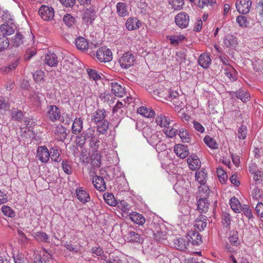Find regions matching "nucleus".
I'll return each mask as SVG.
<instances>
[{
	"instance_id": "obj_59",
	"label": "nucleus",
	"mask_w": 263,
	"mask_h": 263,
	"mask_svg": "<svg viewBox=\"0 0 263 263\" xmlns=\"http://www.w3.org/2000/svg\"><path fill=\"white\" fill-rule=\"evenodd\" d=\"M83 137H84V139H91L92 140L95 138V130L92 128H89L85 132L83 133Z\"/></svg>"
},
{
	"instance_id": "obj_13",
	"label": "nucleus",
	"mask_w": 263,
	"mask_h": 263,
	"mask_svg": "<svg viewBox=\"0 0 263 263\" xmlns=\"http://www.w3.org/2000/svg\"><path fill=\"white\" fill-rule=\"evenodd\" d=\"M92 182L95 188L100 192H104L106 189V183L103 177L96 175L92 179Z\"/></svg>"
},
{
	"instance_id": "obj_54",
	"label": "nucleus",
	"mask_w": 263,
	"mask_h": 263,
	"mask_svg": "<svg viewBox=\"0 0 263 263\" xmlns=\"http://www.w3.org/2000/svg\"><path fill=\"white\" fill-rule=\"evenodd\" d=\"M185 39L183 35H172L169 37L170 43L172 45H178L179 42Z\"/></svg>"
},
{
	"instance_id": "obj_61",
	"label": "nucleus",
	"mask_w": 263,
	"mask_h": 263,
	"mask_svg": "<svg viewBox=\"0 0 263 263\" xmlns=\"http://www.w3.org/2000/svg\"><path fill=\"white\" fill-rule=\"evenodd\" d=\"M154 239L159 242H162L163 240L167 239L166 233L163 232H157L154 233Z\"/></svg>"
},
{
	"instance_id": "obj_19",
	"label": "nucleus",
	"mask_w": 263,
	"mask_h": 263,
	"mask_svg": "<svg viewBox=\"0 0 263 263\" xmlns=\"http://www.w3.org/2000/svg\"><path fill=\"white\" fill-rule=\"evenodd\" d=\"M156 122L161 127H168L171 123V120L169 117L163 114H160L156 118Z\"/></svg>"
},
{
	"instance_id": "obj_50",
	"label": "nucleus",
	"mask_w": 263,
	"mask_h": 263,
	"mask_svg": "<svg viewBox=\"0 0 263 263\" xmlns=\"http://www.w3.org/2000/svg\"><path fill=\"white\" fill-rule=\"evenodd\" d=\"M236 93L238 99L241 100L243 102H246L249 100L250 94L247 92L241 90H238Z\"/></svg>"
},
{
	"instance_id": "obj_32",
	"label": "nucleus",
	"mask_w": 263,
	"mask_h": 263,
	"mask_svg": "<svg viewBox=\"0 0 263 263\" xmlns=\"http://www.w3.org/2000/svg\"><path fill=\"white\" fill-rule=\"evenodd\" d=\"M83 128V121L80 118L75 119L72 125V132L78 134L81 132Z\"/></svg>"
},
{
	"instance_id": "obj_3",
	"label": "nucleus",
	"mask_w": 263,
	"mask_h": 263,
	"mask_svg": "<svg viewBox=\"0 0 263 263\" xmlns=\"http://www.w3.org/2000/svg\"><path fill=\"white\" fill-rule=\"evenodd\" d=\"M39 14L43 20L49 21L53 18L54 12L51 7L42 5L39 10Z\"/></svg>"
},
{
	"instance_id": "obj_37",
	"label": "nucleus",
	"mask_w": 263,
	"mask_h": 263,
	"mask_svg": "<svg viewBox=\"0 0 263 263\" xmlns=\"http://www.w3.org/2000/svg\"><path fill=\"white\" fill-rule=\"evenodd\" d=\"M0 30L4 35H9L14 32L13 28L8 23L1 25Z\"/></svg>"
},
{
	"instance_id": "obj_57",
	"label": "nucleus",
	"mask_w": 263,
	"mask_h": 263,
	"mask_svg": "<svg viewBox=\"0 0 263 263\" xmlns=\"http://www.w3.org/2000/svg\"><path fill=\"white\" fill-rule=\"evenodd\" d=\"M247 135V128L245 125H241L238 129V138L239 139H245Z\"/></svg>"
},
{
	"instance_id": "obj_16",
	"label": "nucleus",
	"mask_w": 263,
	"mask_h": 263,
	"mask_svg": "<svg viewBox=\"0 0 263 263\" xmlns=\"http://www.w3.org/2000/svg\"><path fill=\"white\" fill-rule=\"evenodd\" d=\"M54 135L58 140L63 141L67 135L66 128L62 125H58L55 127Z\"/></svg>"
},
{
	"instance_id": "obj_33",
	"label": "nucleus",
	"mask_w": 263,
	"mask_h": 263,
	"mask_svg": "<svg viewBox=\"0 0 263 263\" xmlns=\"http://www.w3.org/2000/svg\"><path fill=\"white\" fill-rule=\"evenodd\" d=\"M230 205L231 209L235 213H239L241 210V205L238 199L233 197L230 200Z\"/></svg>"
},
{
	"instance_id": "obj_1",
	"label": "nucleus",
	"mask_w": 263,
	"mask_h": 263,
	"mask_svg": "<svg viewBox=\"0 0 263 263\" xmlns=\"http://www.w3.org/2000/svg\"><path fill=\"white\" fill-rule=\"evenodd\" d=\"M96 57L99 62L106 63L112 60V53L109 48L103 46L97 50Z\"/></svg>"
},
{
	"instance_id": "obj_51",
	"label": "nucleus",
	"mask_w": 263,
	"mask_h": 263,
	"mask_svg": "<svg viewBox=\"0 0 263 263\" xmlns=\"http://www.w3.org/2000/svg\"><path fill=\"white\" fill-rule=\"evenodd\" d=\"M17 46H20L21 44L26 45L30 42L31 39L26 38L25 35L21 34L20 32H17Z\"/></svg>"
},
{
	"instance_id": "obj_34",
	"label": "nucleus",
	"mask_w": 263,
	"mask_h": 263,
	"mask_svg": "<svg viewBox=\"0 0 263 263\" xmlns=\"http://www.w3.org/2000/svg\"><path fill=\"white\" fill-rule=\"evenodd\" d=\"M91 163L94 167H99L101 165V155L98 151H95L91 156Z\"/></svg>"
},
{
	"instance_id": "obj_18",
	"label": "nucleus",
	"mask_w": 263,
	"mask_h": 263,
	"mask_svg": "<svg viewBox=\"0 0 263 263\" xmlns=\"http://www.w3.org/2000/svg\"><path fill=\"white\" fill-rule=\"evenodd\" d=\"M187 162L189 168L193 171L199 168L201 165L199 158L195 155H190L187 158Z\"/></svg>"
},
{
	"instance_id": "obj_42",
	"label": "nucleus",
	"mask_w": 263,
	"mask_h": 263,
	"mask_svg": "<svg viewBox=\"0 0 263 263\" xmlns=\"http://www.w3.org/2000/svg\"><path fill=\"white\" fill-rule=\"evenodd\" d=\"M105 202L110 206H116L117 201L114 196L111 193H105L103 195Z\"/></svg>"
},
{
	"instance_id": "obj_24",
	"label": "nucleus",
	"mask_w": 263,
	"mask_h": 263,
	"mask_svg": "<svg viewBox=\"0 0 263 263\" xmlns=\"http://www.w3.org/2000/svg\"><path fill=\"white\" fill-rule=\"evenodd\" d=\"M209 205L206 198H201L197 201V210L200 213H205L208 210Z\"/></svg>"
},
{
	"instance_id": "obj_64",
	"label": "nucleus",
	"mask_w": 263,
	"mask_h": 263,
	"mask_svg": "<svg viewBox=\"0 0 263 263\" xmlns=\"http://www.w3.org/2000/svg\"><path fill=\"white\" fill-rule=\"evenodd\" d=\"M36 238L41 241L43 242H47L48 241V235L42 232H40L36 233L35 234Z\"/></svg>"
},
{
	"instance_id": "obj_45",
	"label": "nucleus",
	"mask_w": 263,
	"mask_h": 263,
	"mask_svg": "<svg viewBox=\"0 0 263 263\" xmlns=\"http://www.w3.org/2000/svg\"><path fill=\"white\" fill-rule=\"evenodd\" d=\"M50 158L52 161L54 162H60L61 160V158L60 157V154L58 149L54 148H51L49 150Z\"/></svg>"
},
{
	"instance_id": "obj_10",
	"label": "nucleus",
	"mask_w": 263,
	"mask_h": 263,
	"mask_svg": "<svg viewBox=\"0 0 263 263\" xmlns=\"http://www.w3.org/2000/svg\"><path fill=\"white\" fill-rule=\"evenodd\" d=\"M17 122L18 121L21 124L17 123V126L20 127V134L22 136H25V134L30 132L29 128L28 127V125L29 124L30 120L29 119L27 118L24 119H21V116H23V114L21 111L19 112L17 111Z\"/></svg>"
},
{
	"instance_id": "obj_36",
	"label": "nucleus",
	"mask_w": 263,
	"mask_h": 263,
	"mask_svg": "<svg viewBox=\"0 0 263 263\" xmlns=\"http://www.w3.org/2000/svg\"><path fill=\"white\" fill-rule=\"evenodd\" d=\"M207 174L204 170L196 172V180L201 184L204 185L206 182Z\"/></svg>"
},
{
	"instance_id": "obj_20",
	"label": "nucleus",
	"mask_w": 263,
	"mask_h": 263,
	"mask_svg": "<svg viewBox=\"0 0 263 263\" xmlns=\"http://www.w3.org/2000/svg\"><path fill=\"white\" fill-rule=\"evenodd\" d=\"M225 75L229 78L231 81H234L237 80V72L234 68L231 65H227L226 66H223Z\"/></svg>"
},
{
	"instance_id": "obj_30",
	"label": "nucleus",
	"mask_w": 263,
	"mask_h": 263,
	"mask_svg": "<svg viewBox=\"0 0 263 263\" xmlns=\"http://www.w3.org/2000/svg\"><path fill=\"white\" fill-rule=\"evenodd\" d=\"M223 43L227 47L233 48L237 45V41L234 35L228 34L224 39Z\"/></svg>"
},
{
	"instance_id": "obj_27",
	"label": "nucleus",
	"mask_w": 263,
	"mask_h": 263,
	"mask_svg": "<svg viewBox=\"0 0 263 263\" xmlns=\"http://www.w3.org/2000/svg\"><path fill=\"white\" fill-rule=\"evenodd\" d=\"M117 13L120 17H124L128 14L127 5L123 2H119L116 5Z\"/></svg>"
},
{
	"instance_id": "obj_39",
	"label": "nucleus",
	"mask_w": 263,
	"mask_h": 263,
	"mask_svg": "<svg viewBox=\"0 0 263 263\" xmlns=\"http://www.w3.org/2000/svg\"><path fill=\"white\" fill-rule=\"evenodd\" d=\"M63 21L65 25L69 27L73 26L76 23L75 17L68 13L64 15Z\"/></svg>"
},
{
	"instance_id": "obj_52",
	"label": "nucleus",
	"mask_w": 263,
	"mask_h": 263,
	"mask_svg": "<svg viewBox=\"0 0 263 263\" xmlns=\"http://www.w3.org/2000/svg\"><path fill=\"white\" fill-rule=\"evenodd\" d=\"M179 136L183 142H189L191 139L190 135L186 130L181 128L179 130Z\"/></svg>"
},
{
	"instance_id": "obj_31",
	"label": "nucleus",
	"mask_w": 263,
	"mask_h": 263,
	"mask_svg": "<svg viewBox=\"0 0 263 263\" xmlns=\"http://www.w3.org/2000/svg\"><path fill=\"white\" fill-rule=\"evenodd\" d=\"M75 44L78 49L82 51L87 50L89 46L87 42L83 37H78L76 40Z\"/></svg>"
},
{
	"instance_id": "obj_49",
	"label": "nucleus",
	"mask_w": 263,
	"mask_h": 263,
	"mask_svg": "<svg viewBox=\"0 0 263 263\" xmlns=\"http://www.w3.org/2000/svg\"><path fill=\"white\" fill-rule=\"evenodd\" d=\"M203 141L204 143L206 144V145L208 146L211 148L216 149L217 148V143L213 139L211 138L210 136H205L203 139Z\"/></svg>"
},
{
	"instance_id": "obj_5",
	"label": "nucleus",
	"mask_w": 263,
	"mask_h": 263,
	"mask_svg": "<svg viewBox=\"0 0 263 263\" xmlns=\"http://www.w3.org/2000/svg\"><path fill=\"white\" fill-rule=\"evenodd\" d=\"M46 116L50 121L55 122L61 117V111L56 105H50L47 108Z\"/></svg>"
},
{
	"instance_id": "obj_8",
	"label": "nucleus",
	"mask_w": 263,
	"mask_h": 263,
	"mask_svg": "<svg viewBox=\"0 0 263 263\" xmlns=\"http://www.w3.org/2000/svg\"><path fill=\"white\" fill-rule=\"evenodd\" d=\"M36 157L41 162L46 163L48 162L50 158L49 150L46 146H41L38 147L36 151Z\"/></svg>"
},
{
	"instance_id": "obj_29",
	"label": "nucleus",
	"mask_w": 263,
	"mask_h": 263,
	"mask_svg": "<svg viewBox=\"0 0 263 263\" xmlns=\"http://www.w3.org/2000/svg\"><path fill=\"white\" fill-rule=\"evenodd\" d=\"M211 60L210 55L205 53L201 54L198 59V63L200 66L204 68L209 67Z\"/></svg>"
},
{
	"instance_id": "obj_62",
	"label": "nucleus",
	"mask_w": 263,
	"mask_h": 263,
	"mask_svg": "<svg viewBox=\"0 0 263 263\" xmlns=\"http://www.w3.org/2000/svg\"><path fill=\"white\" fill-rule=\"evenodd\" d=\"M216 2V0H199L198 6L202 8L205 6H213Z\"/></svg>"
},
{
	"instance_id": "obj_60",
	"label": "nucleus",
	"mask_w": 263,
	"mask_h": 263,
	"mask_svg": "<svg viewBox=\"0 0 263 263\" xmlns=\"http://www.w3.org/2000/svg\"><path fill=\"white\" fill-rule=\"evenodd\" d=\"M190 237L193 245H199L202 241L201 236L198 233L193 232Z\"/></svg>"
},
{
	"instance_id": "obj_23",
	"label": "nucleus",
	"mask_w": 263,
	"mask_h": 263,
	"mask_svg": "<svg viewBox=\"0 0 263 263\" xmlns=\"http://www.w3.org/2000/svg\"><path fill=\"white\" fill-rule=\"evenodd\" d=\"M129 217L133 222L139 225H143L145 221V218L143 215L137 212L130 213L129 214Z\"/></svg>"
},
{
	"instance_id": "obj_14",
	"label": "nucleus",
	"mask_w": 263,
	"mask_h": 263,
	"mask_svg": "<svg viewBox=\"0 0 263 263\" xmlns=\"http://www.w3.org/2000/svg\"><path fill=\"white\" fill-rule=\"evenodd\" d=\"M174 151L176 155L181 159L185 158L189 154L187 146L183 144L176 145Z\"/></svg>"
},
{
	"instance_id": "obj_22",
	"label": "nucleus",
	"mask_w": 263,
	"mask_h": 263,
	"mask_svg": "<svg viewBox=\"0 0 263 263\" xmlns=\"http://www.w3.org/2000/svg\"><path fill=\"white\" fill-rule=\"evenodd\" d=\"M206 217L200 215L195 220V227L200 231L203 230L206 226Z\"/></svg>"
},
{
	"instance_id": "obj_9",
	"label": "nucleus",
	"mask_w": 263,
	"mask_h": 263,
	"mask_svg": "<svg viewBox=\"0 0 263 263\" xmlns=\"http://www.w3.org/2000/svg\"><path fill=\"white\" fill-rule=\"evenodd\" d=\"M190 241L186 237H176L173 240L172 245L178 250L184 251L187 249Z\"/></svg>"
},
{
	"instance_id": "obj_58",
	"label": "nucleus",
	"mask_w": 263,
	"mask_h": 263,
	"mask_svg": "<svg viewBox=\"0 0 263 263\" xmlns=\"http://www.w3.org/2000/svg\"><path fill=\"white\" fill-rule=\"evenodd\" d=\"M9 45V41L5 36L0 37V52L7 49Z\"/></svg>"
},
{
	"instance_id": "obj_4",
	"label": "nucleus",
	"mask_w": 263,
	"mask_h": 263,
	"mask_svg": "<svg viewBox=\"0 0 263 263\" xmlns=\"http://www.w3.org/2000/svg\"><path fill=\"white\" fill-rule=\"evenodd\" d=\"M135 60L133 54L127 52L124 53L119 59V63L123 68L127 69L133 65Z\"/></svg>"
},
{
	"instance_id": "obj_41",
	"label": "nucleus",
	"mask_w": 263,
	"mask_h": 263,
	"mask_svg": "<svg viewBox=\"0 0 263 263\" xmlns=\"http://www.w3.org/2000/svg\"><path fill=\"white\" fill-rule=\"evenodd\" d=\"M128 239L130 241L140 242L143 241V238L137 233L130 231L128 234Z\"/></svg>"
},
{
	"instance_id": "obj_25",
	"label": "nucleus",
	"mask_w": 263,
	"mask_h": 263,
	"mask_svg": "<svg viewBox=\"0 0 263 263\" xmlns=\"http://www.w3.org/2000/svg\"><path fill=\"white\" fill-rule=\"evenodd\" d=\"M91 253L96 255H93V257L98 256V258L101 260L107 261V256L105 254L102 248L100 247H94L91 249Z\"/></svg>"
},
{
	"instance_id": "obj_11",
	"label": "nucleus",
	"mask_w": 263,
	"mask_h": 263,
	"mask_svg": "<svg viewBox=\"0 0 263 263\" xmlns=\"http://www.w3.org/2000/svg\"><path fill=\"white\" fill-rule=\"evenodd\" d=\"M44 62L49 66L55 67L59 62L58 56L54 52L49 51L45 54Z\"/></svg>"
},
{
	"instance_id": "obj_15",
	"label": "nucleus",
	"mask_w": 263,
	"mask_h": 263,
	"mask_svg": "<svg viewBox=\"0 0 263 263\" xmlns=\"http://www.w3.org/2000/svg\"><path fill=\"white\" fill-rule=\"evenodd\" d=\"M141 22L137 18L130 17L128 18L125 23L126 28L128 30H136L140 27Z\"/></svg>"
},
{
	"instance_id": "obj_12",
	"label": "nucleus",
	"mask_w": 263,
	"mask_h": 263,
	"mask_svg": "<svg viewBox=\"0 0 263 263\" xmlns=\"http://www.w3.org/2000/svg\"><path fill=\"white\" fill-rule=\"evenodd\" d=\"M111 91L117 97H123L126 94L124 87L120 84L113 82L110 83Z\"/></svg>"
},
{
	"instance_id": "obj_43",
	"label": "nucleus",
	"mask_w": 263,
	"mask_h": 263,
	"mask_svg": "<svg viewBox=\"0 0 263 263\" xmlns=\"http://www.w3.org/2000/svg\"><path fill=\"white\" fill-rule=\"evenodd\" d=\"M45 72L42 70H36L33 74V77L36 83H42L44 81Z\"/></svg>"
},
{
	"instance_id": "obj_47",
	"label": "nucleus",
	"mask_w": 263,
	"mask_h": 263,
	"mask_svg": "<svg viewBox=\"0 0 263 263\" xmlns=\"http://www.w3.org/2000/svg\"><path fill=\"white\" fill-rule=\"evenodd\" d=\"M180 96L178 98H175L171 102L173 103V107L177 111H179L184 106L183 102L180 99Z\"/></svg>"
},
{
	"instance_id": "obj_55",
	"label": "nucleus",
	"mask_w": 263,
	"mask_h": 263,
	"mask_svg": "<svg viewBox=\"0 0 263 263\" xmlns=\"http://www.w3.org/2000/svg\"><path fill=\"white\" fill-rule=\"evenodd\" d=\"M176 125L175 127H172L171 128L168 126V127H166L167 128L165 129L164 133L167 137L173 138L175 136L177 133V129H176Z\"/></svg>"
},
{
	"instance_id": "obj_48",
	"label": "nucleus",
	"mask_w": 263,
	"mask_h": 263,
	"mask_svg": "<svg viewBox=\"0 0 263 263\" xmlns=\"http://www.w3.org/2000/svg\"><path fill=\"white\" fill-rule=\"evenodd\" d=\"M109 125V122L108 121L104 120L101 124L98 125V132L100 134H105L108 129Z\"/></svg>"
},
{
	"instance_id": "obj_26",
	"label": "nucleus",
	"mask_w": 263,
	"mask_h": 263,
	"mask_svg": "<svg viewBox=\"0 0 263 263\" xmlns=\"http://www.w3.org/2000/svg\"><path fill=\"white\" fill-rule=\"evenodd\" d=\"M229 240L231 245L234 246H238L240 244V241L238 237V233L237 230H232L230 231L229 234Z\"/></svg>"
},
{
	"instance_id": "obj_38",
	"label": "nucleus",
	"mask_w": 263,
	"mask_h": 263,
	"mask_svg": "<svg viewBox=\"0 0 263 263\" xmlns=\"http://www.w3.org/2000/svg\"><path fill=\"white\" fill-rule=\"evenodd\" d=\"M106 261L108 263H128L126 258L124 257L121 258L115 254H112Z\"/></svg>"
},
{
	"instance_id": "obj_35",
	"label": "nucleus",
	"mask_w": 263,
	"mask_h": 263,
	"mask_svg": "<svg viewBox=\"0 0 263 263\" xmlns=\"http://www.w3.org/2000/svg\"><path fill=\"white\" fill-rule=\"evenodd\" d=\"M137 112L138 114L147 118L153 117L155 115V112L153 110L144 106L139 107L137 110Z\"/></svg>"
},
{
	"instance_id": "obj_2",
	"label": "nucleus",
	"mask_w": 263,
	"mask_h": 263,
	"mask_svg": "<svg viewBox=\"0 0 263 263\" xmlns=\"http://www.w3.org/2000/svg\"><path fill=\"white\" fill-rule=\"evenodd\" d=\"M175 22L179 28H185L189 26L190 16L185 12H179L175 17Z\"/></svg>"
},
{
	"instance_id": "obj_28",
	"label": "nucleus",
	"mask_w": 263,
	"mask_h": 263,
	"mask_svg": "<svg viewBox=\"0 0 263 263\" xmlns=\"http://www.w3.org/2000/svg\"><path fill=\"white\" fill-rule=\"evenodd\" d=\"M106 116V111L104 109H99L93 114L92 118V121L94 123H97L105 118Z\"/></svg>"
},
{
	"instance_id": "obj_46",
	"label": "nucleus",
	"mask_w": 263,
	"mask_h": 263,
	"mask_svg": "<svg viewBox=\"0 0 263 263\" xmlns=\"http://www.w3.org/2000/svg\"><path fill=\"white\" fill-rule=\"evenodd\" d=\"M124 110V105L122 102L118 101L116 106L113 108L112 111L114 113H117V116H120L123 114Z\"/></svg>"
},
{
	"instance_id": "obj_63",
	"label": "nucleus",
	"mask_w": 263,
	"mask_h": 263,
	"mask_svg": "<svg viewBox=\"0 0 263 263\" xmlns=\"http://www.w3.org/2000/svg\"><path fill=\"white\" fill-rule=\"evenodd\" d=\"M36 54V50L34 48H29L26 52L24 55L25 61H29L33 56Z\"/></svg>"
},
{
	"instance_id": "obj_44",
	"label": "nucleus",
	"mask_w": 263,
	"mask_h": 263,
	"mask_svg": "<svg viewBox=\"0 0 263 263\" xmlns=\"http://www.w3.org/2000/svg\"><path fill=\"white\" fill-rule=\"evenodd\" d=\"M217 174L219 181L222 184H224L228 179V175L225 171L221 167H218L217 168Z\"/></svg>"
},
{
	"instance_id": "obj_7",
	"label": "nucleus",
	"mask_w": 263,
	"mask_h": 263,
	"mask_svg": "<svg viewBox=\"0 0 263 263\" xmlns=\"http://www.w3.org/2000/svg\"><path fill=\"white\" fill-rule=\"evenodd\" d=\"M252 3L250 0H237L235 5L237 11L239 13H248L251 8Z\"/></svg>"
},
{
	"instance_id": "obj_6",
	"label": "nucleus",
	"mask_w": 263,
	"mask_h": 263,
	"mask_svg": "<svg viewBox=\"0 0 263 263\" xmlns=\"http://www.w3.org/2000/svg\"><path fill=\"white\" fill-rule=\"evenodd\" d=\"M175 191L182 197L189 194V183L184 180L178 181L174 186Z\"/></svg>"
},
{
	"instance_id": "obj_21",
	"label": "nucleus",
	"mask_w": 263,
	"mask_h": 263,
	"mask_svg": "<svg viewBox=\"0 0 263 263\" xmlns=\"http://www.w3.org/2000/svg\"><path fill=\"white\" fill-rule=\"evenodd\" d=\"M96 12L92 8L87 9L82 15L83 20L87 23H91L95 20Z\"/></svg>"
},
{
	"instance_id": "obj_17",
	"label": "nucleus",
	"mask_w": 263,
	"mask_h": 263,
	"mask_svg": "<svg viewBox=\"0 0 263 263\" xmlns=\"http://www.w3.org/2000/svg\"><path fill=\"white\" fill-rule=\"evenodd\" d=\"M76 196L78 199L83 203H85L90 200L89 194L82 187L77 189Z\"/></svg>"
},
{
	"instance_id": "obj_53",
	"label": "nucleus",
	"mask_w": 263,
	"mask_h": 263,
	"mask_svg": "<svg viewBox=\"0 0 263 263\" xmlns=\"http://www.w3.org/2000/svg\"><path fill=\"white\" fill-rule=\"evenodd\" d=\"M236 22L239 26L242 28H247L249 25L246 16L243 15H239L236 18Z\"/></svg>"
},
{
	"instance_id": "obj_40",
	"label": "nucleus",
	"mask_w": 263,
	"mask_h": 263,
	"mask_svg": "<svg viewBox=\"0 0 263 263\" xmlns=\"http://www.w3.org/2000/svg\"><path fill=\"white\" fill-rule=\"evenodd\" d=\"M169 4L175 10H180L183 8L184 5L183 0H169Z\"/></svg>"
},
{
	"instance_id": "obj_56",
	"label": "nucleus",
	"mask_w": 263,
	"mask_h": 263,
	"mask_svg": "<svg viewBox=\"0 0 263 263\" xmlns=\"http://www.w3.org/2000/svg\"><path fill=\"white\" fill-rule=\"evenodd\" d=\"M2 211L3 213L9 217H13L15 216L14 211L9 206L3 205L2 207Z\"/></svg>"
}]
</instances>
